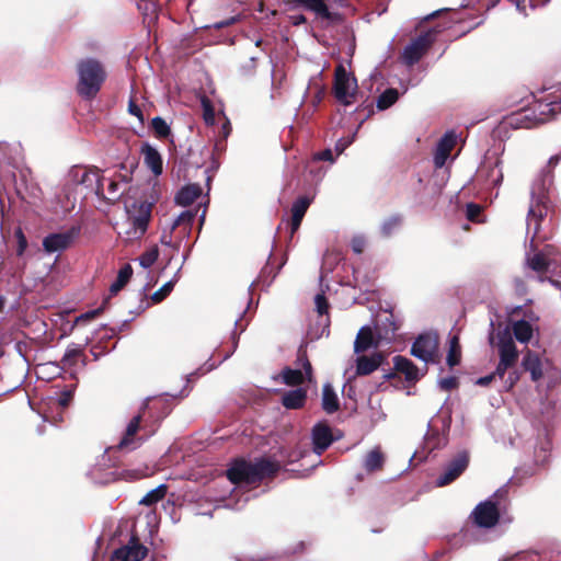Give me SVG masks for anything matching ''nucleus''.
<instances>
[{
  "instance_id": "nucleus-1",
  "label": "nucleus",
  "mask_w": 561,
  "mask_h": 561,
  "mask_svg": "<svg viewBox=\"0 0 561 561\" xmlns=\"http://www.w3.org/2000/svg\"><path fill=\"white\" fill-rule=\"evenodd\" d=\"M280 468L279 462L261 458L254 462H248L245 460H237L227 470V478L234 488L231 490L230 497L226 499L225 495L216 499V501L224 502L225 507L239 510L243 506L240 504V500L232 503V500L239 493H245L249 491V485L260 481L266 477H271L276 473Z\"/></svg>"
},
{
  "instance_id": "nucleus-2",
  "label": "nucleus",
  "mask_w": 561,
  "mask_h": 561,
  "mask_svg": "<svg viewBox=\"0 0 561 561\" xmlns=\"http://www.w3.org/2000/svg\"><path fill=\"white\" fill-rule=\"evenodd\" d=\"M398 329L399 325L396 323L393 314L385 312L378 318L375 330L369 327H363L358 331L354 342L355 353L391 344L396 339Z\"/></svg>"
},
{
  "instance_id": "nucleus-3",
  "label": "nucleus",
  "mask_w": 561,
  "mask_h": 561,
  "mask_svg": "<svg viewBox=\"0 0 561 561\" xmlns=\"http://www.w3.org/2000/svg\"><path fill=\"white\" fill-rule=\"evenodd\" d=\"M549 211L548 197L543 180L536 181L531 188V203L527 215V233H533L529 248L535 249V239L540 230L541 221Z\"/></svg>"
},
{
  "instance_id": "nucleus-4",
  "label": "nucleus",
  "mask_w": 561,
  "mask_h": 561,
  "mask_svg": "<svg viewBox=\"0 0 561 561\" xmlns=\"http://www.w3.org/2000/svg\"><path fill=\"white\" fill-rule=\"evenodd\" d=\"M78 92L87 99L95 96L106 77L102 65L91 58L78 64Z\"/></svg>"
},
{
  "instance_id": "nucleus-5",
  "label": "nucleus",
  "mask_w": 561,
  "mask_h": 561,
  "mask_svg": "<svg viewBox=\"0 0 561 561\" xmlns=\"http://www.w3.org/2000/svg\"><path fill=\"white\" fill-rule=\"evenodd\" d=\"M133 207L137 208V215H131L128 210V218L118 228V234L125 242L140 239L146 233L150 220V205L141 203L134 204Z\"/></svg>"
},
{
  "instance_id": "nucleus-6",
  "label": "nucleus",
  "mask_w": 561,
  "mask_h": 561,
  "mask_svg": "<svg viewBox=\"0 0 561 561\" xmlns=\"http://www.w3.org/2000/svg\"><path fill=\"white\" fill-rule=\"evenodd\" d=\"M497 494L479 503L471 513L473 523L481 528L494 527L500 518V508L496 502Z\"/></svg>"
},
{
  "instance_id": "nucleus-7",
  "label": "nucleus",
  "mask_w": 561,
  "mask_h": 561,
  "mask_svg": "<svg viewBox=\"0 0 561 561\" xmlns=\"http://www.w3.org/2000/svg\"><path fill=\"white\" fill-rule=\"evenodd\" d=\"M357 91V82L345 68L340 65L335 69L334 93L335 98L343 104L348 105L352 103Z\"/></svg>"
},
{
  "instance_id": "nucleus-8",
  "label": "nucleus",
  "mask_w": 561,
  "mask_h": 561,
  "mask_svg": "<svg viewBox=\"0 0 561 561\" xmlns=\"http://www.w3.org/2000/svg\"><path fill=\"white\" fill-rule=\"evenodd\" d=\"M438 351V335L436 333H423L417 336L411 347V354L425 364L434 362Z\"/></svg>"
},
{
  "instance_id": "nucleus-9",
  "label": "nucleus",
  "mask_w": 561,
  "mask_h": 561,
  "mask_svg": "<svg viewBox=\"0 0 561 561\" xmlns=\"http://www.w3.org/2000/svg\"><path fill=\"white\" fill-rule=\"evenodd\" d=\"M434 39V31H428L414 38L409 45L405 46L402 53V59L404 64L408 66L416 64L430 48Z\"/></svg>"
},
{
  "instance_id": "nucleus-10",
  "label": "nucleus",
  "mask_w": 561,
  "mask_h": 561,
  "mask_svg": "<svg viewBox=\"0 0 561 561\" xmlns=\"http://www.w3.org/2000/svg\"><path fill=\"white\" fill-rule=\"evenodd\" d=\"M469 458L466 453L458 454L450 460L436 480L437 486H444L455 481L468 467Z\"/></svg>"
},
{
  "instance_id": "nucleus-11",
  "label": "nucleus",
  "mask_w": 561,
  "mask_h": 561,
  "mask_svg": "<svg viewBox=\"0 0 561 561\" xmlns=\"http://www.w3.org/2000/svg\"><path fill=\"white\" fill-rule=\"evenodd\" d=\"M147 552V548L137 538L131 537L127 545L113 552L111 561H141Z\"/></svg>"
},
{
  "instance_id": "nucleus-12",
  "label": "nucleus",
  "mask_w": 561,
  "mask_h": 561,
  "mask_svg": "<svg viewBox=\"0 0 561 561\" xmlns=\"http://www.w3.org/2000/svg\"><path fill=\"white\" fill-rule=\"evenodd\" d=\"M142 415L138 413L133 416L126 425L125 432L123 434L122 439L117 444V448L119 450L130 451L136 449L142 443L140 437H137L136 434L140 431Z\"/></svg>"
},
{
  "instance_id": "nucleus-13",
  "label": "nucleus",
  "mask_w": 561,
  "mask_h": 561,
  "mask_svg": "<svg viewBox=\"0 0 561 561\" xmlns=\"http://www.w3.org/2000/svg\"><path fill=\"white\" fill-rule=\"evenodd\" d=\"M500 360L514 366L518 359V352L512 339L510 330L506 328L496 335Z\"/></svg>"
},
{
  "instance_id": "nucleus-14",
  "label": "nucleus",
  "mask_w": 561,
  "mask_h": 561,
  "mask_svg": "<svg viewBox=\"0 0 561 561\" xmlns=\"http://www.w3.org/2000/svg\"><path fill=\"white\" fill-rule=\"evenodd\" d=\"M71 175L73 181L87 188L95 191L98 194L104 191L103 179L100 176L98 170L77 168L72 170Z\"/></svg>"
},
{
  "instance_id": "nucleus-15",
  "label": "nucleus",
  "mask_w": 561,
  "mask_h": 561,
  "mask_svg": "<svg viewBox=\"0 0 561 561\" xmlns=\"http://www.w3.org/2000/svg\"><path fill=\"white\" fill-rule=\"evenodd\" d=\"M290 3L312 12L320 20L334 21L336 19V14L330 11L324 0H290Z\"/></svg>"
},
{
  "instance_id": "nucleus-16",
  "label": "nucleus",
  "mask_w": 561,
  "mask_h": 561,
  "mask_svg": "<svg viewBox=\"0 0 561 561\" xmlns=\"http://www.w3.org/2000/svg\"><path fill=\"white\" fill-rule=\"evenodd\" d=\"M75 236V230L48 234L43 240V248L47 253L64 251L71 244Z\"/></svg>"
},
{
  "instance_id": "nucleus-17",
  "label": "nucleus",
  "mask_w": 561,
  "mask_h": 561,
  "mask_svg": "<svg viewBox=\"0 0 561 561\" xmlns=\"http://www.w3.org/2000/svg\"><path fill=\"white\" fill-rule=\"evenodd\" d=\"M457 135L455 131H447L438 141L435 153L434 164L436 168H443L456 146Z\"/></svg>"
},
{
  "instance_id": "nucleus-18",
  "label": "nucleus",
  "mask_w": 561,
  "mask_h": 561,
  "mask_svg": "<svg viewBox=\"0 0 561 561\" xmlns=\"http://www.w3.org/2000/svg\"><path fill=\"white\" fill-rule=\"evenodd\" d=\"M393 366L397 373L402 374L408 382H416L425 374L426 368L420 369L412 360L402 356L393 358Z\"/></svg>"
},
{
  "instance_id": "nucleus-19",
  "label": "nucleus",
  "mask_w": 561,
  "mask_h": 561,
  "mask_svg": "<svg viewBox=\"0 0 561 561\" xmlns=\"http://www.w3.org/2000/svg\"><path fill=\"white\" fill-rule=\"evenodd\" d=\"M312 443L314 453L321 455L333 443L331 428L324 423L314 425L312 430Z\"/></svg>"
},
{
  "instance_id": "nucleus-20",
  "label": "nucleus",
  "mask_w": 561,
  "mask_h": 561,
  "mask_svg": "<svg viewBox=\"0 0 561 561\" xmlns=\"http://www.w3.org/2000/svg\"><path fill=\"white\" fill-rule=\"evenodd\" d=\"M522 365L526 371H529L531 380L538 381L547 373L550 364L548 360H541L538 355L528 352L524 356Z\"/></svg>"
},
{
  "instance_id": "nucleus-21",
  "label": "nucleus",
  "mask_w": 561,
  "mask_h": 561,
  "mask_svg": "<svg viewBox=\"0 0 561 561\" xmlns=\"http://www.w3.org/2000/svg\"><path fill=\"white\" fill-rule=\"evenodd\" d=\"M304 371L300 369L286 368L282 371V379L288 386H296L304 382L305 379L311 380V364L305 359L302 363Z\"/></svg>"
},
{
  "instance_id": "nucleus-22",
  "label": "nucleus",
  "mask_w": 561,
  "mask_h": 561,
  "mask_svg": "<svg viewBox=\"0 0 561 561\" xmlns=\"http://www.w3.org/2000/svg\"><path fill=\"white\" fill-rule=\"evenodd\" d=\"M530 251L535 253L531 256L530 253L527 252V265L535 272H545L550 264L549 256L552 254V247L547 245L542 252H536L537 245L535 244V249L530 248Z\"/></svg>"
},
{
  "instance_id": "nucleus-23",
  "label": "nucleus",
  "mask_w": 561,
  "mask_h": 561,
  "mask_svg": "<svg viewBox=\"0 0 561 561\" xmlns=\"http://www.w3.org/2000/svg\"><path fill=\"white\" fill-rule=\"evenodd\" d=\"M141 154L146 167L151 170L154 175H160L163 171L162 158L159 151L149 144L141 146Z\"/></svg>"
},
{
  "instance_id": "nucleus-24",
  "label": "nucleus",
  "mask_w": 561,
  "mask_h": 561,
  "mask_svg": "<svg viewBox=\"0 0 561 561\" xmlns=\"http://www.w3.org/2000/svg\"><path fill=\"white\" fill-rule=\"evenodd\" d=\"M383 355L381 353H374L370 356H358L356 359V374L366 376L374 373L381 365Z\"/></svg>"
},
{
  "instance_id": "nucleus-25",
  "label": "nucleus",
  "mask_w": 561,
  "mask_h": 561,
  "mask_svg": "<svg viewBox=\"0 0 561 561\" xmlns=\"http://www.w3.org/2000/svg\"><path fill=\"white\" fill-rule=\"evenodd\" d=\"M485 175V184L488 186H499L503 181V172L500 161H495L492 165L485 164L479 170V176Z\"/></svg>"
},
{
  "instance_id": "nucleus-26",
  "label": "nucleus",
  "mask_w": 561,
  "mask_h": 561,
  "mask_svg": "<svg viewBox=\"0 0 561 561\" xmlns=\"http://www.w3.org/2000/svg\"><path fill=\"white\" fill-rule=\"evenodd\" d=\"M202 194V188L197 184L183 186L175 195V203L180 206H188Z\"/></svg>"
},
{
  "instance_id": "nucleus-27",
  "label": "nucleus",
  "mask_w": 561,
  "mask_h": 561,
  "mask_svg": "<svg viewBox=\"0 0 561 561\" xmlns=\"http://www.w3.org/2000/svg\"><path fill=\"white\" fill-rule=\"evenodd\" d=\"M309 205H310V199L308 197H300L293 204V207H291V214H293L291 231L293 232L299 228L301 220H302Z\"/></svg>"
},
{
  "instance_id": "nucleus-28",
  "label": "nucleus",
  "mask_w": 561,
  "mask_h": 561,
  "mask_svg": "<svg viewBox=\"0 0 561 561\" xmlns=\"http://www.w3.org/2000/svg\"><path fill=\"white\" fill-rule=\"evenodd\" d=\"M306 398V390L299 388L284 393L282 402L287 409H299L305 404Z\"/></svg>"
},
{
  "instance_id": "nucleus-29",
  "label": "nucleus",
  "mask_w": 561,
  "mask_h": 561,
  "mask_svg": "<svg viewBox=\"0 0 561 561\" xmlns=\"http://www.w3.org/2000/svg\"><path fill=\"white\" fill-rule=\"evenodd\" d=\"M339 398L331 385L327 383L322 390V409L331 414L339 410Z\"/></svg>"
},
{
  "instance_id": "nucleus-30",
  "label": "nucleus",
  "mask_w": 561,
  "mask_h": 561,
  "mask_svg": "<svg viewBox=\"0 0 561 561\" xmlns=\"http://www.w3.org/2000/svg\"><path fill=\"white\" fill-rule=\"evenodd\" d=\"M512 329L516 340L520 343H528L533 337V327L525 320L514 322Z\"/></svg>"
},
{
  "instance_id": "nucleus-31",
  "label": "nucleus",
  "mask_w": 561,
  "mask_h": 561,
  "mask_svg": "<svg viewBox=\"0 0 561 561\" xmlns=\"http://www.w3.org/2000/svg\"><path fill=\"white\" fill-rule=\"evenodd\" d=\"M196 213L192 210L182 211L176 219L171 224V230H175L176 228H181L183 234H187L192 228L193 221L195 219Z\"/></svg>"
},
{
  "instance_id": "nucleus-32",
  "label": "nucleus",
  "mask_w": 561,
  "mask_h": 561,
  "mask_svg": "<svg viewBox=\"0 0 561 561\" xmlns=\"http://www.w3.org/2000/svg\"><path fill=\"white\" fill-rule=\"evenodd\" d=\"M383 465V454L379 447L370 450L364 460V467L367 471L379 470Z\"/></svg>"
},
{
  "instance_id": "nucleus-33",
  "label": "nucleus",
  "mask_w": 561,
  "mask_h": 561,
  "mask_svg": "<svg viewBox=\"0 0 561 561\" xmlns=\"http://www.w3.org/2000/svg\"><path fill=\"white\" fill-rule=\"evenodd\" d=\"M461 347L459 344V337L454 335L449 340V348L447 354V364L449 367H454L460 363Z\"/></svg>"
},
{
  "instance_id": "nucleus-34",
  "label": "nucleus",
  "mask_w": 561,
  "mask_h": 561,
  "mask_svg": "<svg viewBox=\"0 0 561 561\" xmlns=\"http://www.w3.org/2000/svg\"><path fill=\"white\" fill-rule=\"evenodd\" d=\"M551 443L547 437L541 438L535 447V461L545 465L550 456Z\"/></svg>"
},
{
  "instance_id": "nucleus-35",
  "label": "nucleus",
  "mask_w": 561,
  "mask_h": 561,
  "mask_svg": "<svg viewBox=\"0 0 561 561\" xmlns=\"http://www.w3.org/2000/svg\"><path fill=\"white\" fill-rule=\"evenodd\" d=\"M133 270L130 265H125L118 272L116 280L111 285L110 291L112 295H116L131 277Z\"/></svg>"
},
{
  "instance_id": "nucleus-36",
  "label": "nucleus",
  "mask_w": 561,
  "mask_h": 561,
  "mask_svg": "<svg viewBox=\"0 0 561 561\" xmlns=\"http://www.w3.org/2000/svg\"><path fill=\"white\" fill-rule=\"evenodd\" d=\"M167 494V486L161 484L156 489L149 491L140 501L139 504L150 506L160 500H162Z\"/></svg>"
},
{
  "instance_id": "nucleus-37",
  "label": "nucleus",
  "mask_w": 561,
  "mask_h": 561,
  "mask_svg": "<svg viewBox=\"0 0 561 561\" xmlns=\"http://www.w3.org/2000/svg\"><path fill=\"white\" fill-rule=\"evenodd\" d=\"M399 98V93L396 89H388L381 93L377 100V107L379 110H386L390 107Z\"/></svg>"
},
{
  "instance_id": "nucleus-38",
  "label": "nucleus",
  "mask_w": 561,
  "mask_h": 561,
  "mask_svg": "<svg viewBox=\"0 0 561 561\" xmlns=\"http://www.w3.org/2000/svg\"><path fill=\"white\" fill-rule=\"evenodd\" d=\"M151 127L159 138H167L171 134L169 124L160 116L152 118Z\"/></svg>"
},
{
  "instance_id": "nucleus-39",
  "label": "nucleus",
  "mask_w": 561,
  "mask_h": 561,
  "mask_svg": "<svg viewBox=\"0 0 561 561\" xmlns=\"http://www.w3.org/2000/svg\"><path fill=\"white\" fill-rule=\"evenodd\" d=\"M178 278L167 282L159 290L154 291L151 300L156 304L162 301L173 289Z\"/></svg>"
},
{
  "instance_id": "nucleus-40",
  "label": "nucleus",
  "mask_w": 561,
  "mask_h": 561,
  "mask_svg": "<svg viewBox=\"0 0 561 561\" xmlns=\"http://www.w3.org/2000/svg\"><path fill=\"white\" fill-rule=\"evenodd\" d=\"M159 256V250L157 247H152L149 250H147L140 257H139V264L144 268H149L158 259Z\"/></svg>"
},
{
  "instance_id": "nucleus-41",
  "label": "nucleus",
  "mask_w": 561,
  "mask_h": 561,
  "mask_svg": "<svg viewBox=\"0 0 561 561\" xmlns=\"http://www.w3.org/2000/svg\"><path fill=\"white\" fill-rule=\"evenodd\" d=\"M107 181V198L108 199H116L118 198L125 191V188H122V186H125V184L116 182L114 180H106Z\"/></svg>"
},
{
  "instance_id": "nucleus-42",
  "label": "nucleus",
  "mask_w": 561,
  "mask_h": 561,
  "mask_svg": "<svg viewBox=\"0 0 561 561\" xmlns=\"http://www.w3.org/2000/svg\"><path fill=\"white\" fill-rule=\"evenodd\" d=\"M401 225V219L398 216L390 217L385 220L381 226V231L385 236H390Z\"/></svg>"
},
{
  "instance_id": "nucleus-43",
  "label": "nucleus",
  "mask_w": 561,
  "mask_h": 561,
  "mask_svg": "<svg viewBox=\"0 0 561 561\" xmlns=\"http://www.w3.org/2000/svg\"><path fill=\"white\" fill-rule=\"evenodd\" d=\"M203 105V117L206 124L213 125L215 123V112L210 105V102L206 99L202 100Z\"/></svg>"
},
{
  "instance_id": "nucleus-44",
  "label": "nucleus",
  "mask_w": 561,
  "mask_h": 561,
  "mask_svg": "<svg viewBox=\"0 0 561 561\" xmlns=\"http://www.w3.org/2000/svg\"><path fill=\"white\" fill-rule=\"evenodd\" d=\"M80 351L77 347H68L61 358L64 366H71L76 363Z\"/></svg>"
},
{
  "instance_id": "nucleus-45",
  "label": "nucleus",
  "mask_w": 561,
  "mask_h": 561,
  "mask_svg": "<svg viewBox=\"0 0 561 561\" xmlns=\"http://www.w3.org/2000/svg\"><path fill=\"white\" fill-rule=\"evenodd\" d=\"M351 247L355 253L360 254L366 247V238L362 234L354 236L351 240Z\"/></svg>"
},
{
  "instance_id": "nucleus-46",
  "label": "nucleus",
  "mask_w": 561,
  "mask_h": 561,
  "mask_svg": "<svg viewBox=\"0 0 561 561\" xmlns=\"http://www.w3.org/2000/svg\"><path fill=\"white\" fill-rule=\"evenodd\" d=\"M15 238H16V241H18V249H16V254L19 256L23 255L24 251L26 250L27 248V240L22 231V229H18L15 231Z\"/></svg>"
},
{
  "instance_id": "nucleus-47",
  "label": "nucleus",
  "mask_w": 561,
  "mask_h": 561,
  "mask_svg": "<svg viewBox=\"0 0 561 561\" xmlns=\"http://www.w3.org/2000/svg\"><path fill=\"white\" fill-rule=\"evenodd\" d=\"M542 107L543 108L541 110V114H550V116L553 117L561 113V100L545 104Z\"/></svg>"
},
{
  "instance_id": "nucleus-48",
  "label": "nucleus",
  "mask_w": 561,
  "mask_h": 561,
  "mask_svg": "<svg viewBox=\"0 0 561 561\" xmlns=\"http://www.w3.org/2000/svg\"><path fill=\"white\" fill-rule=\"evenodd\" d=\"M101 312H102V308H98V309L84 312V313H82V314H80L79 317L76 318V323L78 324V323H81V322H88L90 320H93Z\"/></svg>"
},
{
  "instance_id": "nucleus-49",
  "label": "nucleus",
  "mask_w": 561,
  "mask_h": 561,
  "mask_svg": "<svg viewBox=\"0 0 561 561\" xmlns=\"http://www.w3.org/2000/svg\"><path fill=\"white\" fill-rule=\"evenodd\" d=\"M481 213V207L477 204H468L467 205V218L471 221L478 220V217Z\"/></svg>"
},
{
  "instance_id": "nucleus-50",
  "label": "nucleus",
  "mask_w": 561,
  "mask_h": 561,
  "mask_svg": "<svg viewBox=\"0 0 561 561\" xmlns=\"http://www.w3.org/2000/svg\"><path fill=\"white\" fill-rule=\"evenodd\" d=\"M128 112L129 114L136 116L140 123H144L142 111L133 100H130L128 103Z\"/></svg>"
},
{
  "instance_id": "nucleus-51",
  "label": "nucleus",
  "mask_w": 561,
  "mask_h": 561,
  "mask_svg": "<svg viewBox=\"0 0 561 561\" xmlns=\"http://www.w3.org/2000/svg\"><path fill=\"white\" fill-rule=\"evenodd\" d=\"M439 387L443 390H451L457 386V379L455 377L443 378L438 381Z\"/></svg>"
},
{
  "instance_id": "nucleus-52",
  "label": "nucleus",
  "mask_w": 561,
  "mask_h": 561,
  "mask_svg": "<svg viewBox=\"0 0 561 561\" xmlns=\"http://www.w3.org/2000/svg\"><path fill=\"white\" fill-rule=\"evenodd\" d=\"M314 302H316L317 310L320 314H323L327 312L328 304H327L325 297L323 295H321V294L317 295Z\"/></svg>"
},
{
  "instance_id": "nucleus-53",
  "label": "nucleus",
  "mask_w": 561,
  "mask_h": 561,
  "mask_svg": "<svg viewBox=\"0 0 561 561\" xmlns=\"http://www.w3.org/2000/svg\"><path fill=\"white\" fill-rule=\"evenodd\" d=\"M354 137L355 135H353L350 138H342L336 142L335 150L337 151L339 154L342 153L353 142Z\"/></svg>"
},
{
  "instance_id": "nucleus-54",
  "label": "nucleus",
  "mask_w": 561,
  "mask_h": 561,
  "mask_svg": "<svg viewBox=\"0 0 561 561\" xmlns=\"http://www.w3.org/2000/svg\"><path fill=\"white\" fill-rule=\"evenodd\" d=\"M512 366H510L508 364L506 363H503L501 360H499V364L496 366V369L493 374H495V377H499L500 379H503L504 376H505V373L511 368Z\"/></svg>"
},
{
  "instance_id": "nucleus-55",
  "label": "nucleus",
  "mask_w": 561,
  "mask_h": 561,
  "mask_svg": "<svg viewBox=\"0 0 561 561\" xmlns=\"http://www.w3.org/2000/svg\"><path fill=\"white\" fill-rule=\"evenodd\" d=\"M518 379H519L518 373L516 370L511 371L508 374L507 379L505 380V388H506V390L512 389L514 387V385L518 381Z\"/></svg>"
},
{
  "instance_id": "nucleus-56",
  "label": "nucleus",
  "mask_w": 561,
  "mask_h": 561,
  "mask_svg": "<svg viewBox=\"0 0 561 561\" xmlns=\"http://www.w3.org/2000/svg\"><path fill=\"white\" fill-rule=\"evenodd\" d=\"M316 159L322 160V161H330V162L334 161L333 153L330 149H325L322 152H319L316 156Z\"/></svg>"
},
{
  "instance_id": "nucleus-57",
  "label": "nucleus",
  "mask_w": 561,
  "mask_h": 561,
  "mask_svg": "<svg viewBox=\"0 0 561 561\" xmlns=\"http://www.w3.org/2000/svg\"><path fill=\"white\" fill-rule=\"evenodd\" d=\"M72 398V392L71 391H67V392H64L59 398H58V404L61 407V408H66L70 400Z\"/></svg>"
},
{
  "instance_id": "nucleus-58",
  "label": "nucleus",
  "mask_w": 561,
  "mask_h": 561,
  "mask_svg": "<svg viewBox=\"0 0 561 561\" xmlns=\"http://www.w3.org/2000/svg\"><path fill=\"white\" fill-rule=\"evenodd\" d=\"M174 230H171L169 232H163L162 236H161V239H160V242L163 244V245H167V247H173V242H172V232Z\"/></svg>"
},
{
  "instance_id": "nucleus-59",
  "label": "nucleus",
  "mask_w": 561,
  "mask_h": 561,
  "mask_svg": "<svg viewBox=\"0 0 561 561\" xmlns=\"http://www.w3.org/2000/svg\"><path fill=\"white\" fill-rule=\"evenodd\" d=\"M290 21L294 25H300L306 23L307 19L304 14H294L290 15Z\"/></svg>"
},
{
  "instance_id": "nucleus-60",
  "label": "nucleus",
  "mask_w": 561,
  "mask_h": 561,
  "mask_svg": "<svg viewBox=\"0 0 561 561\" xmlns=\"http://www.w3.org/2000/svg\"><path fill=\"white\" fill-rule=\"evenodd\" d=\"M495 378V374H490L488 376L481 377L477 380V385L479 386H488Z\"/></svg>"
},
{
  "instance_id": "nucleus-61",
  "label": "nucleus",
  "mask_w": 561,
  "mask_h": 561,
  "mask_svg": "<svg viewBox=\"0 0 561 561\" xmlns=\"http://www.w3.org/2000/svg\"><path fill=\"white\" fill-rule=\"evenodd\" d=\"M549 282L557 288H560L561 289V283L558 282V280H553V279H549Z\"/></svg>"
},
{
  "instance_id": "nucleus-62",
  "label": "nucleus",
  "mask_w": 561,
  "mask_h": 561,
  "mask_svg": "<svg viewBox=\"0 0 561 561\" xmlns=\"http://www.w3.org/2000/svg\"><path fill=\"white\" fill-rule=\"evenodd\" d=\"M493 342H494V336H493V334L491 333V334H490V343L492 344Z\"/></svg>"
},
{
  "instance_id": "nucleus-63",
  "label": "nucleus",
  "mask_w": 561,
  "mask_h": 561,
  "mask_svg": "<svg viewBox=\"0 0 561 561\" xmlns=\"http://www.w3.org/2000/svg\"><path fill=\"white\" fill-rule=\"evenodd\" d=\"M147 407H148V402L146 401L142 403V409H146Z\"/></svg>"
},
{
  "instance_id": "nucleus-64",
  "label": "nucleus",
  "mask_w": 561,
  "mask_h": 561,
  "mask_svg": "<svg viewBox=\"0 0 561 561\" xmlns=\"http://www.w3.org/2000/svg\"><path fill=\"white\" fill-rule=\"evenodd\" d=\"M204 218H205V211H203L202 217H201V220L203 221V220H204Z\"/></svg>"
}]
</instances>
